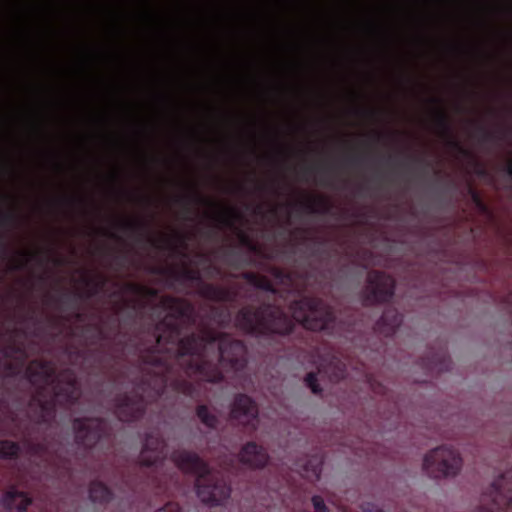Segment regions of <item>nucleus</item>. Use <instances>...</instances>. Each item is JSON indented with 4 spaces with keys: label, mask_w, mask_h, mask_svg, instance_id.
I'll return each instance as SVG.
<instances>
[{
    "label": "nucleus",
    "mask_w": 512,
    "mask_h": 512,
    "mask_svg": "<svg viewBox=\"0 0 512 512\" xmlns=\"http://www.w3.org/2000/svg\"><path fill=\"white\" fill-rule=\"evenodd\" d=\"M164 443L155 437H149L141 451V462L144 465L156 464L163 458Z\"/></svg>",
    "instance_id": "6e6552de"
},
{
    "label": "nucleus",
    "mask_w": 512,
    "mask_h": 512,
    "mask_svg": "<svg viewBox=\"0 0 512 512\" xmlns=\"http://www.w3.org/2000/svg\"><path fill=\"white\" fill-rule=\"evenodd\" d=\"M156 512H178V509L175 505L169 504L164 508L157 510Z\"/></svg>",
    "instance_id": "f3484780"
},
{
    "label": "nucleus",
    "mask_w": 512,
    "mask_h": 512,
    "mask_svg": "<svg viewBox=\"0 0 512 512\" xmlns=\"http://www.w3.org/2000/svg\"><path fill=\"white\" fill-rule=\"evenodd\" d=\"M462 466L459 454L447 447L431 450L424 457L423 468L433 477L456 475Z\"/></svg>",
    "instance_id": "f257e3e1"
},
{
    "label": "nucleus",
    "mask_w": 512,
    "mask_h": 512,
    "mask_svg": "<svg viewBox=\"0 0 512 512\" xmlns=\"http://www.w3.org/2000/svg\"><path fill=\"white\" fill-rule=\"evenodd\" d=\"M94 421L93 420H87L85 422H77L75 424V429L77 430V437L80 439H84V435L82 434V429H87L88 434H93L90 429L93 427Z\"/></svg>",
    "instance_id": "4468645a"
},
{
    "label": "nucleus",
    "mask_w": 512,
    "mask_h": 512,
    "mask_svg": "<svg viewBox=\"0 0 512 512\" xmlns=\"http://www.w3.org/2000/svg\"><path fill=\"white\" fill-rule=\"evenodd\" d=\"M492 488L498 494V503H503L504 500L512 503V475L500 477L493 483Z\"/></svg>",
    "instance_id": "1a4fd4ad"
},
{
    "label": "nucleus",
    "mask_w": 512,
    "mask_h": 512,
    "mask_svg": "<svg viewBox=\"0 0 512 512\" xmlns=\"http://www.w3.org/2000/svg\"><path fill=\"white\" fill-rule=\"evenodd\" d=\"M173 461L183 471L194 472L199 476H203L208 471L206 465L194 454L177 452L173 456Z\"/></svg>",
    "instance_id": "0eeeda50"
},
{
    "label": "nucleus",
    "mask_w": 512,
    "mask_h": 512,
    "mask_svg": "<svg viewBox=\"0 0 512 512\" xmlns=\"http://www.w3.org/2000/svg\"><path fill=\"white\" fill-rule=\"evenodd\" d=\"M17 452V446L9 441L0 442V458L10 457Z\"/></svg>",
    "instance_id": "f8f14e48"
},
{
    "label": "nucleus",
    "mask_w": 512,
    "mask_h": 512,
    "mask_svg": "<svg viewBox=\"0 0 512 512\" xmlns=\"http://www.w3.org/2000/svg\"><path fill=\"white\" fill-rule=\"evenodd\" d=\"M240 462L251 469L264 468L269 462V456L264 448L255 443H247L239 453Z\"/></svg>",
    "instance_id": "39448f33"
},
{
    "label": "nucleus",
    "mask_w": 512,
    "mask_h": 512,
    "mask_svg": "<svg viewBox=\"0 0 512 512\" xmlns=\"http://www.w3.org/2000/svg\"><path fill=\"white\" fill-rule=\"evenodd\" d=\"M109 495L108 489L100 483L94 484L90 489V497L93 501H105Z\"/></svg>",
    "instance_id": "9b49d317"
},
{
    "label": "nucleus",
    "mask_w": 512,
    "mask_h": 512,
    "mask_svg": "<svg viewBox=\"0 0 512 512\" xmlns=\"http://www.w3.org/2000/svg\"><path fill=\"white\" fill-rule=\"evenodd\" d=\"M4 502L10 509L24 511L30 504V499L23 492H9L5 496Z\"/></svg>",
    "instance_id": "9d476101"
},
{
    "label": "nucleus",
    "mask_w": 512,
    "mask_h": 512,
    "mask_svg": "<svg viewBox=\"0 0 512 512\" xmlns=\"http://www.w3.org/2000/svg\"><path fill=\"white\" fill-rule=\"evenodd\" d=\"M292 313L297 321L311 330L325 328L329 317L326 307L310 300L296 303L292 308Z\"/></svg>",
    "instance_id": "f03ea898"
},
{
    "label": "nucleus",
    "mask_w": 512,
    "mask_h": 512,
    "mask_svg": "<svg viewBox=\"0 0 512 512\" xmlns=\"http://www.w3.org/2000/svg\"><path fill=\"white\" fill-rule=\"evenodd\" d=\"M316 381H317L316 376L313 374H309L306 378L307 385L311 388L312 392L315 394L320 392V390L317 388Z\"/></svg>",
    "instance_id": "dca6fc26"
},
{
    "label": "nucleus",
    "mask_w": 512,
    "mask_h": 512,
    "mask_svg": "<svg viewBox=\"0 0 512 512\" xmlns=\"http://www.w3.org/2000/svg\"><path fill=\"white\" fill-rule=\"evenodd\" d=\"M257 414V408L253 401L247 396H240L235 399L232 409L231 417L239 420L241 423H249L252 418Z\"/></svg>",
    "instance_id": "423d86ee"
},
{
    "label": "nucleus",
    "mask_w": 512,
    "mask_h": 512,
    "mask_svg": "<svg viewBox=\"0 0 512 512\" xmlns=\"http://www.w3.org/2000/svg\"><path fill=\"white\" fill-rule=\"evenodd\" d=\"M394 281L390 276L378 272L370 273L364 290V301L367 304L385 301L393 295Z\"/></svg>",
    "instance_id": "7ed1b4c3"
},
{
    "label": "nucleus",
    "mask_w": 512,
    "mask_h": 512,
    "mask_svg": "<svg viewBox=\"0 0 512 512\" xmlns=\"http://www.w3.org/2000/svg\"><path fill=\"white\" fill-rule=\"evenodd\" d=\"M312 503L316 512H328V509L326 508L324 501L321 497L314 496L312 498Z\"/></svg>",
    "instance_id": "2eb2a0df"
},
{
    "label": "nucleus",
    "mask_w": 512,
    "mask_h": 512,
    "mask_svg": "<svg viewBox=\"0 0 512 512\" xmlns=\"http://www.w3.org/2000/svg\"><path fill=\"white\" fill-rule=\"evenodd\" d=\"M197 493L203 502L217 505L229 498L230 488L223 481L212 484H199Z\"/></svg>",
    "instance_id": "20e7f679"
},
{
    "label": "nucleus",
    "mask_w": 512,
    "mask_h": 512,
    "mask_svg": "<svg viewBox=\"0 0 512 512\" xmlns=\"http://www.w3.org/2000/svg\"><path fill=\"white\" fill-rule=\"evenodd\" d=\"M198 416L201 419V421L206 424L209 427L215 426L216 419L215 417L209 412V410L206 407H200L198 409Z\"/></svg>",
    "instance_id": "ddd939ff"
}]
</instances>
